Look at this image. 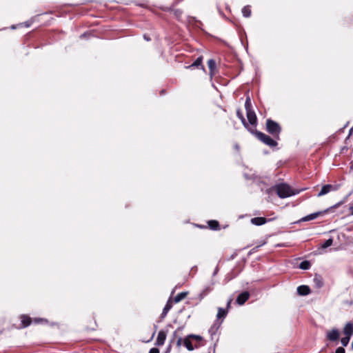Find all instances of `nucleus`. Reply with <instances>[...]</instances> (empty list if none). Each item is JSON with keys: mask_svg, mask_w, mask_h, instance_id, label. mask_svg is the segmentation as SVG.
I'll list each match as a JSON object with an SVG mask.
<instances>
[{"mask_svg": "<svg viewBox=\"0 0 353 353\" xmlns=\"http://www.w3.org/2000/svg\"><path fill=\"white\" fill-rule=\"evenodd\" d=\"M333 243V239L332 238H330L328 239L327 240H326L322 245H321V248L323 249H325L330 246H331Z\"/></svg>", "mask_w": 353, "mask_h": 353, "instance_id": "obj_26", "label": "nucleus"}, {"mask_svg": "<svg viewBox=\"0 0 353 353\" xmlns=\"http://www.w3.org/2000/svg\"><path fill=\"white\" fill-rule=\"evenodd\" d=\"M297 292L299 295L305 296L310 294L311 290L307 285H300L297 288Z\"/></svg>", "mask_w": 353, "mask_h": 353, "instance_id": "obj_10", "label": "nucleus"}, {"mask_svg": "<svg viewBox=\"0 0 353 353\" xmlns=\"http://www.w3.org/2000/svg\"><path fill=\"white\" fill-rule=\"evenodd\" d=\"M202 61H203V59L201 57H198L194 61V63L190 65L188 68H193V67H199L201 65L202 63Z\"/></svg>", "mask_w": 353, "mask_h": 353, "instance_id": "obj_24", "label": "nucleus"}, {"mask_svg": "<svg viewBox=\"0 0 353 353\" xmlns=\"http://www.w3.org/2000/svg\"><path fill=\"white\" fill-rule=\"evenodd\" d=\"M21 325L23 327H28V325H30L31 324V322H32L30 317L26 316V315H22L21 316Z\"/></svg>", "mask_w": 353, "mask_h": 353, "instance_id": "obj_15", "label": "nucleus"}, {"mask_svg": "<svg viewBox=\"0 0 353 353\" xmlns=\"http://www.w3.org/2000/svg\"><path fill=\"white\" fill-rule=\"evenodd\" d=\"M172 303H171L170 300H168V301L165 304V305L163 310V312L161 314V318L163 319L167 315L168 312L170 311V310L172 308Z\"/></svg>", "mask_w": 353, "mask_h": 353, "instance_id": "obj_17", "label": "nucleus"}, {"mask_svg": "<svg viewBox=\"0 0 353 353\" xmlns=\"http://www.w3.org/2000/svg\"><path fill=\"white\" fill-rule=\"evenodd\" d=\"M248 131L251 134H254L262 143L271 148L276 147L278 145L276 140L271 138L270 136L256 130V129L248 128Z\"/></svg>", "mask_w": 353, "mask_h": 353, "instance_id": "obj_1", "label": "nucleus"}, {"mask_svg": "<svg viewBox=\"0 0 353 353\" xmlns=\"http://www.w3.org/2000/svg\"><path fill=\"white\" fill-rule=\"evenodd\" d=\"M242 14L245 17H249L251 15V10L249 6H245L242 9Z\"/></svg>", "mask_w": 353, "mask_h": 353, "instance_id": "obj_23", "label": "nucleus"}, {"mask_svg": "<svg viewBox=\"0 0 353 353\" xmlns=\"http://www.w3.org/2000/svg\"><path fill=\"white\" fill-rule=\"evenodd\" d=\"M272 190H274L276 194L282 199L296 194V192H294L291 187L286 183L277 184L272 188Z\"/></svg>", "mask_w": 353, "mask_h": 353, "instance_id": "obj_2", "label": "nucleus"}, {"mask_svg": "<svg viewBox=\"0 0 353 353\" xmlns=\"http://www.w3.org/2000/svg\"><path fill=\"white\" fill-rule=\"evenodd\" d=\"M328 209L325 210V211H319V212H314V213H312L310 214H308L304 217H303L302 219H301V221H312V220H314L316 218H318L319 216L325 214V212H328Z\"/></svg>", "mask_w": 353, "mask_h": 353, "instance_id": "obj_7", "label": "nucleus"}, {"mask_svg": "<svg viewBox=\"0 0 353 353\" xmlns=\"http://www.w3.org/2000/svg\"><path fill=\"white\" fill-rule=\"evenodd\" d=\"M208 65L210 70V75L212 77L214 74V70L216 69V62L214 59H209L208 61Z\"/></svg>", "mask_w": 353, "mask_h": 353, "instance_id": "obj_14", "label": "nucleus"}, {"mask_svg": "<svg viewBox=\"0 0 353 353\" xmlns=\"http://www.w3.org/2000/svg\"><path fill=\"white\" fill-rule=\"evenodd\" d=\"M43 321V319H36L34 320V322L37 323H39V322H40V321Z\"/></svg>", "mask_w": 353, "mask_h": 353, "instance_id": "obj_33", "label": "nucleus"}, {"mask_svg": "<svg viewBox=\"0 0 353 353\" xmlns=\"http://www.w3.org/2000/svg\"><path fill=\"white\" fill-rule=\"evenodd\" d=\"M227 314V311L223 309V308H219V310H218V313H217V318L218 319H221V318H223V317H225Z\"/></svg>", "mask_w": 353, "mask_h": 353, "instance_id": "obj_25", "label": "nucleus"}, {"mask_svg": "<svg viewBox=\"0 0 353 353\" xmlns=\"http://www.w3.org/2000/svg\"><path fill=\"white\" fill-rule=\"evenodd\" d=\"M338 188H337V186H335V185H330V184H327V185H324L322 188H321V191L318 193L317 196L319 197V196H323L327 193H329L331 191H335Z\"/></svg>", "mask_w": 353, "mask_h": 353, "instance_id": "obj_6", "label": "nucleus"}, {"mask_svg": "<svg viewBox=\"0 0 353 353\" xmlns=\"http://www.w3.org/2000/svg\"><path fill=\"white\" fill-rule=\"evenodd\" d=\"M177 336V331H175L174 333H173V337L174 338H176Z\"/></svg>", "mask_w": 353, "mask_h": 353, "instance_id": "obj_34", "label": "nucleus"}, {"mask_svg": "<svg viewBox=\"0 0 353 353\" xmlns=\"http://www.w3.org/2000/svg\"><path fill=\"white\" fill-rule=\"evenodd\" d=\"M311 264L308 261H303L299 264V268L301 270H309L310 268Z\"/></svg>", "mask_w": 353, "mask_h": 353, "instance_id": "obj_21", "label": "nucleus"}, {"mask_svg": "<svg viewBox=\"0 0 353 353\" xmlns=\"http://www.w3.org/2000/svg\"><path fill=\"white\" fill-rule=\"evenodd\" d=\"M349 210L350 211L351 214L353 215V205L349 207Z\"/></svg>", "mask_w": 353, "mask_h": 353, "instance_id": "obj_31", "label": "nucleus"}, {"mask_svg": "<svg viewBox=\"0 0 353 353\" xmlns=\"http://www.w3.org/2000/svg\"><path fill=\"white\" fill-rule=\"evenodd\" d=\"M188 295V292H182L179 293L174 299V301L175 303H179L183 299H184Z\"/></svg>", "mask_w": 353, "mask_h": 353, "instance_id": "obj_18", "label": "nucleus"}, {"mask_svg": "<svg viewBox=\"0 0 353 353\" xmlns=\"http://www.w3.org/2000/svg\"><path fill=\"white\" fill-rule=\"evenodd\" d=\"M149 353H159V349L154 347L150 350Z\"/></svg>", "mask_w": 353, "mask_h": 353, "instance_id": "obj_30", "label": "nucleus"}, {"mask_svg": "<svg viewBox=\"0 0 353 353\" xmlns=\"http://www.w3.org/2000/svg\"><path fill=\"white\" fill-rule=\"evenodd\" d=\"M245 108L246 110V115L248 120L249 123L252 125V128L256 129V125L257 123V118L254 111L252 109V103L251 100L249 97L246 98L245 102Z\"/></svg>", "mask_w": 353, "mask_h": 353, "instance_id": "obj_4", "label": "nucleus"}, {"mask_svg": "<svg viewBox=\"0 0 353 353\" xmlns=\"http://www.w3.org/2000/svg\"><path fill=\"white\" fill-rule=\"evenodd\" d=\"M237 117L241 119L242 123L246 128L248 130V128H252L249 126L248 123L246 122L245 119L244 118L243 114L241 112L240 110H238L236 112Z\"/></svg>", "mask_w": 353, "mask_h": 353, "instance_id": "obj_19", "label": "nucleus"}, {"mask_svg": "<svg viewBox=\"0 0 353 353\" xmlns=\"http://www.w3.org/2000/svg\"><path fill=\"white\" fill-rule=\"evenodd\" d=\"M343 333L345 336L351 337L353 334V324L352 323H347L343 329Z\"/></svg>", "mask_w": 353, "mask_h": 353, "instance_id": "obj_12", "label": "nucleus"}, {"mask_svg": "<svg viewBox=\"0 0 353 353\" xmlns=\"http://www.w3.org/2000/svg\"><path fill=\"white\" fill-rule=\"evenodd\" d=\"M252 223L256 225H261L266 222V219L264 217H255L251 219Z\"/></svg>", "mask_w": 353, "mask_h": 353, "instance_id": "obj_16", "label": "nucleus"}, {"mask_svg": "<svg viewBox=\"0 0 353 353\" xmlns=\"http://www.w3.org/2000/svg\"><path fill=\"white\" fill-rule=\"evenodd\" d=\"M144 38H145L147 41H149V40H150V39H149V38H148V37H145V35L144 36Z\"/></svg>", "mask_w": 353, "mask_h": 353, "instance_id": "obj_35", "label": "nucleus"}, {"mask_svg": "<svg viewBox=\"0 0 353 353\" xmlns=\"http://www.w3.org/2000/svg\"><path fill=\"white\" fill-rule=\"evenodd\" d=\"M218 271H219V268H218V267H216L214 271L213 276H215L217 274Z\"/></svg>", "mask_w": 353, "mask_h": 353, "instance_id": "obj_32", "label": "nucleus"}, {"mask_svg": "<svg viewBox=\"0 0 353 353\" xmlns=\"http://www.w3.org/2000/svg\"><path fill=\"white\" fill-rule=\"evenodd\" d=\"M208 225H209V227L212 229V230H219V223L218 221H214V220H212V221H210L208 222Z\"/></svg>", "mask_w": 353, "mask_h": 353, "instance_id": "obj_20", "label": "nucleus"}, {"mask_svg": "<svg viewBox=\"0 0 353 353\" xmlns=\"http://www.w3.org/2000/svg\"><path fill=\"white\" fill-rule=\"evenodd\" d=\"M265 130L273 137L274 139H279L281 127L277 122L272 120L271 119H268L265 123Z\"/></svg>", "mask_w": 353, "mask_h": 353, "instance_id": "obj_3", "label": "nucleus"}, {"mask_svg": "<svg viewBox=\"0 0 353 353\" xmlns=\"http://www.w3.org/2000/svg\"><path fill=\"white\" fill-rule=\"evenodd\" d=\"M182 344V339L179 336L176 341V345L180 347Z\"/></svg>", "mask_w": 353, "mask_h": 353, "instance_id": "obj_29", "label": "nucleus"}, {"mask_svg": "<svg viewBox=\"0 0 353 353\" xmlns=\"http://www.w3.org/2000/svg\"><path fill=\"white\" fill-rule=\"evenodd\" d=\"M327 337L330 341H335L338 340L339 337V332L337 330H332L330 332L327 333Z\"/></svg>", "mask_w": 353, "mask_h": 353, "instance_id": "obj_11", "label": "nucleus"}, {"mask_svg": "<svg viewBox=\"0 0 353 353\" xmlns=\"http://www.w3.org/2000/svg\"><path fill=\"white\" fill-rule=\"evenodd\" d=\"M335 353H345V350L343 347L336 348Z\"/></svg>", "mask_w": 353, "mask_h": 353, "instance_id": "obj_28", "label": "nucleus"}, {"mask_svg": "<svg viewBox=\"0 0 353 353\" xmlns=\"http://www.w3.org/2000/svg\"><path fill=\"white\" fill-rule=\"evenodd\" d=\"M352 347L353 349V341H352Z\"/></svg>", "mask_w": 353, "mask_h": 353, "instance_id": "obj_36", "label": "nucleus"}, {"mask_svg": "<svg viewBox=\"0 0 353 353\" xmlns=\"http://www.w3.org/2000/svg\"><path fill=\"white\" fill-rule=\"evenodd\" d=\"M350 338L351 337H350V336H345V337H343L341 339V344L343 345V346H347L348 345Z\"/></svg>", "mask_w": 353, "mask_h": 353, "instance_id": "obj_27", "label": "nucleus"}, {"mask_svg": "<svg viewBox=\"0 0 353 353\" xmlns=\"http://www.w3.org/2000/svg\"><path fill=\"white\" fill-rule=\"evenodd\" d=\"M350 194H349L348 195L345 196L341 201L338 202L337 203L332 206L331 208H337L343 203H346Z\"/></svg>", "mask_w": 353, "mask_h": 353, "instance_id": "obj_22", "label": "nucleus"}, {"mask_svg": "<svg viewBox=\"0 0 353 353\" xmlns=\"http://www.w3.org/2000/svg\"><path fill=\"white\" fill-rule=\"evenodd\" d=\"M250 294L248 292L241 293L236 298V302L239 305H243L249 299Z\"/></svg>", "mask_w": 353, "mask_h": 353, "instance_id": "obj_9", "label": "nucleus"}, {"mask_svg": "<svg viewBox=\"0 0 353 353\" xmlns=\"http://www.w3.org/2000/svg\"><path fill=\"white\" fill-rule=\"evenodd\" d=\"M166 339V332L164 330H160L156 340V345L161 346L164 344Z\"/></svg>", "mask_w": 353, "mask_h": 353, "instance_id": "obj_8", "label": "nucleus"}, {"mask_svg": "<svg viewBox=\"0 0 353 353\" xmlns=\"http://www.w3.org/2000/svg\"><path fill=\"white\" fill-rule=\"evenodd\" d=\"M313 282L315 286L318 288H321L323 285V281L322 277L320 275L315 274L313 279Z\"/></svg>", "mask_w": 353, "mask_h": 353, "instance_id": "obj_13", "label": "nucleus"}, {"mask_svg": "<svg viewBox=\"0 0 353 353\" xmlns=\"http://www.w3.org/2000/svg\"><path fill=\"white\" fill-rule=\"evenodd\" d=\"M202 341V338L198 335L190 334L183 340V345L185 347L192 351L195 348H198L199 343Z\"/></svg>", "mask_w": 353, "mask_h": 353, "instance_id": "obj_5", "label": "nucleus"}]
</instances>
